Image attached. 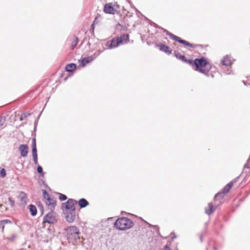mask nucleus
<instances>
[{"mask_svg":"<svg viewBox=\"0 0 250 250\" xmlns=\"http://www.w3.org/2000/svg\"><path fill=\"white\" fill-rule=\"evenodd\" d=\"M239 178V176L237 177L234 179H233L232 181L229 182L228 184H227L222 189L223 191L225 193H227L230 190V188L232 187V186L233 185V184L236 183L237 179Z\"/></svg>","mask_w":250,"mask_h":250,"instance_id":"nucleus-15","label":"nucleus"},{"mask_svg":"<svg viewBox=\"0 0 250 250\" xmlns=\"http://www.w3.org/2000/svg\"><path fill=\"white\" fill-rule=\"evenodd\" d=\"M77 68V65L75 63H71L67 64L65 66V70L68 72H73Z\"/></svg>","mask_w":250,"mask_h":250,"instance_id":"nucleus-18","label":"nucleus"},{"mask_svg":"<svg viewBox=\"0 0 250 250\" xmlns=\"http://www.w3.org/2000/svg\"><path fill=\"white\" fill-rule=\"evenodd\" d=\"M33 161L35 165H38V154L37 151H32Z\"/></svg>","mask_w":250,"mask_h":250,"instance_id":"nucleus-25","label":"nucleus"},{"mask_svg":"<svg viewBox=\"0 0 250 250\" xmlns=\"http://www.w3.org/2000/svg\"><path fill=\"white\" fill-rule=\"evenodd\" d=\"M189 64L195 67V70L209 77L208 73L211 66L209 64V67H208L209 63L205 57H202L200 58H196L193 61L191 60V62Z\"/></svg>","mask_w":250,"mask_h":250,"instance_id":"nucleus-1","label":"nucleus"},{"mask_svg":"<svg viewBox=\"0 0 250 250\" xmlns=\"http://www.w3.org/2000/svg\"><path fill=\"white\" fill-rule=\"evenodd\" d=\"M95 24H93V23H92L91 26V28L93 30L94 29V26H95Z\"/></svg>","mask_w":250,"mask_h":250,"instance_id":"nucleus-45","label":"nucleus"},{"mask_svg":"<svg viewBox=\"0 0 250 250\" xmlns=\"http://www.w3.org/2000/svg\"><path fill=\"white\" fill-rule=\"evenodd\" d=\"M146 222L147 224H148L150 227H151L153 228H154L155 229V230H156V231L157 234L160 236V231H159V227L158 226H157V225H151V224L148 223Z\"/></svg>","mask_w":250,"mask_h":250,"instance_id":"nucleus-28","label":"nucleus"},{"mask_svg":"<svg viewBox=\"0 0 250 250\" xmlns=\"http://www.w3.org/2000/svg\"><path fill=\"white\" fill-rule=\"evenodd\" d=\"M1 222L4 224H12V222L9 219H5L1 220Z\"/></svg>","mask_w":250,"mask_h":250,"instance_id":"nucleus-38","label":"nucleus"},{"mask_svg":"<svg viewBox=\"0 0 250 250\" xmlns=\"http://www.w3.org/2000/svg\"><path fill=\"white\" fill-rule=\"evenodd\" d=\"M37 170V172L40 174L41 177H44V173L43 172L42 167L41 166H38Z\"/></svg>","mask_w":250,"mask_h":250,"instance_id":"nucleus-27","label":"nucleus"},{"mask_svg":"<svg viewBox=\"0 0 250 250\" xmlns=\"http://www.w3.org/2000/svg\"><path fill=\"white\" fill-rule=\"evenodd\" d=\"M93 23V24H97L99 23L98 17H96L95 18Z\"/></svg>","mask_w":250,"mask_h":250,"instance_id":"nucleus-41","label":"nucleus"},{"mask_svg":"<svg viewBox=\"0 0 250 250\" xmlns=\"http://www.w3.org/2000/svg\"><path fill=\"white\" fill-rule=\"evenodd\" d=\"M118 40L121 41V44L127 43L129 40V35L127 34H122L120 37H117Z\"/></svg>","mask_w":250,"mask_h":250,"instance_id":"nucleus-19","label":"nucleus"},{"mask_svg":"<svg viewBox=\"0 0 250 250\" xmlns=\"http://www.w3.org/2000/svg\"><path fill=\"white\" fill-rule=\"evenodd\" d=\"M243 82H244V84H245V85H246V83H245L244 81Z\"/></svg>","mask_w":250,"mask_h":250,"instance_id":"nucleus-50","label":"nucleus"},{"mask_svg":"<svg viewBox=\"0 0 250 250\" xmlns=\"http://www.w3.org/2000/svg\"><path fill=\"white\" fill-rule=\"evenodd\" d=\"M121 41H119L117 37L113 38L110 41H107L105 46L106 49H111L116 48L121 45Z\"/></svg>","mask_w":250,"mask_h":250,"instance_id":"nucleus-7","label":"nucleus"},{"mask_svg":"<svg viewBox=\"0 0 250 250\" xmlns=\"http://www.w3.org/2000/svg\"><path fill=\"white\" fill-rule=\"evenodd\" d=\"M216 250V249L215 248H213V250Z\"/></svg>","mask_w":250,"mask_h":250,"instance_id":"nucleus-53","label":"nucleus"},{"mask_svg":"<svg viewBox=\"0 0 250 250\" xmlns=\"http://www.w3.org/2000/svg\"><path fill=\"white\" fill-rule=\"evenodd\" d=\"M222 63L226 66H230L232 63L231 60V57L229 55H226L221 61Z\"/></svg>","mask_w":250,"mask_h":250,"instance_id":"nucleus-16","label":"nucleus"},{"mask_svg":"<svg viewBox=\"0 0 250 250\" xmlns=\"http://www.w3.org/2000/svg\"><path fill=\"white\" fill-rule=\"evenodd\" d=\"M78 43V38L77 37H75V39L73 41L71 45V49H73L77 45Z\"/></svg>","mask_w":250,"mask_h":250,"instance_id":"nucleus-29","label":"nucleus"},{"mask_svg":"<svg viewBox=\"0 0 250 250\" xmlns=\"http://www.w3.org/2000/svg\"><path fill=\"white\" fill-rule=\"evenodd\" d=\"M6 175V170L4 168H1L0 170V176L3 178L4 177H5Z\"/></svg>","mask_w":250,"mask_h":250,"instance_id":"nucleus-33","label":"nucleus"},{"mask_svg":"<svg viewBox=\"0 0 250 250\" xmlns=\"http://www.w3.org/2000/svg\"><path fill=\"white\" fill-rule=\"evenodd\" d=\"M44 242H45L46 243H48V242H49V240H44Z\"/></svg>","mask_w":250,"mask_h":250,"instance_id":"nucleus-47","label":"nucleus"},{"mask_svg":"<svg viewBox=\"0 0 250 250\" xmlns=\"http://www.w3.org/2000/svg\"><path fill=\"white\" fill-rule=\"evenodd\" d=\"M19 151L21 157H25L27 155L28 146L27 145L21 144L19 146Z\"/></svg>","mask_w":250,"mask_h":250,"instance_id":"nucleus-14","label":"nucleus"},{"mask_svg":"<svg viewBox=\"0 0 250 250\" xmlns=\"http://www.w3.org/2000/svg\"><path fill=\"white\" fill-rule=\"evenodd\" d=\"M42 191L43 193V196L45 199L47 200V198L51 197L49 194L47 192V191L46 190L42 189Z\"/></svg>","mask_w":250,"mask_h":250,"instance_id":"nucleus-32","label":"nucleus"},{"mask_svg":"<svg viewBox=\"0 0 250 250\" xmlns=\"http://www.w3.org/2000/svg\"><path fill=\"white\" fill-rule=\"evenodd\" d=\"M87 44H88V45H89V46H90V43H89V42H88V43H87Z\"/></svg>","mask_w":250,"mask_h":250,"instance_id":"nucleus-52","label":"nucleus"},{"mask_svg":"<svg viewBox=\"0 0 250 250\" xmlns=\"http://www.w3.org/2000/svg\"><path fill=\"white\" fill-rule=\"evenodd\" d=\"M203 234H202L200 236V240L201 242H203Z\"/></svg>","mask_w":250,"mask_h":250,"instance_id":"nucleus-43","label":"nucleus"},{"mask_svg":"<svg viewBox=\"0 0 250 250\" xmlns=\"http://www.w3.org/2000/svg\"><path fill=\"white\" fill-rule=\"evenodd\" d=\"M156 46L159 48L161 51L163 52L168 55H169L172 53V49H170L168 46L163 43H158L156 44Z\"/></svg>","mask_w":250,"mask_h":250,"instance_id":"nucleus-12","label":"nucleus"},{"mask_svg":"<svg viewBox=\"0 0 250 250\" xmlns=\"http://www.w3.org/2000/svg\"><path fill=\"white\" fill-rule=\"evenodd\" d=\"M8 201L10 202V205L11 207H13L15 205V201L12 199L11 197L8 198Z\"/></svg>","mask_w":250,"mask_h":250,"instance_id":"nucleus-36","label":"nucleus"},{"mask_svg":"<svg viewBox=\"0 0 250 250\" xmlns=\"http://www.w3.org/2000/svg\"><path fill=\"white\" fill-rule=\"evenodd\" d=\"M59 199L61 201H65L67 198V196L62 193H59Z\"/></svg>","mask_w":250,"mask_h":250,"instance_id":"nucleus-31","label":"nucleus"},{"mask_svg":"<svg viewBox=\"0 0 250 250\" xmlns=\"http://www.w3.org/2000/svg\"><path fill=\"white\" fill-rule=\"evenodd\" d=\"M36 133L32 132V136L33 137L32 140V151H37L36 146Z\"/></svg>","mask_w":250,"mask_h":250,"instance_id":"nucleus-22","label":"nucleus"},{"mask_svg":"<svg viewBox=\"0 0 250 250\" xmlns=\"http://www.w3.org/2000/svg\"><path fill=\"white\" fill-rule=\"evenodd\" d=\"M226 193H225L223 190L222 191L218 192L214 196V199L215 200H219L220 199H222Z\"/></svg>","mask_w":250,"mask_h":250,"instance_id":"nucleus-24","label":"nucleus"},{"mask_svg":"<svg viewBox=\"0 0 250 250\" xmlns=\"http://www.w3.org/2000/svg\"><path fill=\"white\" fill-rule=\"evenodd\" d=\"M175 238H176V236H172V239L173 240Z\"/></svg>","mask_w":250,"mask_h":250,"instance_id":"nucleus-48","label":"nucleus"},{"mask_svg":"<svg viewBox=\"0 0 250 250\" xmlns=\"http://www.w3.org/2000/svg\"><path fill=\"white\" fill-rule=\"evenodd\" d=\"M224 72L227 75L231 74L232 73V70L230 68H227V70L226 71L224 70Z\"/></svg>","mask_w":250,"mask_h":250,"instance_id":"nucleus-40","label":"nucleus"},{"mask_svg":"<svg viewBox=\"0 0 250 250\" xmlns=\"http://www.w3.org/2000/svg\"><path fill=\"white\" fill-rule=\"evenodd\" d=\"M38 207H39L40 210L41 211V214L42 215L43 214V205L42 204H40L38 205Z\"/></svg>","mask_w":250,"mask_h":250,"instance_id":"nucleus-39","label":"nucleus"},{"mask_svg":"<svg viewBox=\"0 0 250 250\" xmlns=\"http://www.w3.org/2000/svg\"><path fill=\"white\" fill-rule=\"evenodd\" d=\"M79 229L74 226H69L67 229V238L69 242L73 244L80 242Z\"/></svg>","mask_w":250,"mask_h":250,"instance_id":"nucleus-2","label":"nucleus"},{"mask_svg":"<svg viewBox=\"0 0 250 250\" xmlns=\"http://www.w3.org/2000/svg\"><path fill=\"white\" fill-rule=\"evenodd\" d=\"M6 117L5 116H0V127L4 125L6 121Z\"/></svg>","mask_w":250,"mask_h":250,"instance_id":"nucleus-30","label":"nucleus"},{"mask_svg":"<svg viewBox=\"0 0 250 250\" xmlns=\"http://www.w3.org/2000/svg\"><path fill=\"white\" fill-rule=\"evenodd\" d=\"M41 113H40V114L38 116V117L37 118V119L36 120H38V121H39V119H40V117L41 116Z\"/></svg>","mask_w":250,"mask_h":250,"instance_id":"nucleus-46","label":"nucleus"},{"mask_svg":"<svg viewBox=\"0 0 250 250\" xmlns=\"http://www.w3.org/2000/svg\"><path fill=\"white\" fill-rule=\"evenodd\" d=\"M16 234H13L11 235L10 240L12 241L14 239V238L16 237Z\"/></svg>","mask_w":250,"mask_h":250,"instance_id":"nucleus-42","label":"nucleus"},{"mask_svg":"<svg viewBox=\"0 0 250 250\" xmlns=\"http://www.w3.org/2000/svg\"><path fill=\"white\" fill-rule=\"evenodd\" d=\"M244 167L245 168H250V155L246 163L245 164Z\"/></svg>","mask_w":250,"mask_h":250,"instance_id":"nucleus-34","label":"nucleus"},{"mask_svg":"<svg viewBox=\"0 0 250 250\" xmlns=\"http://www.w3.org/2000/svg\"><path fill=\"white\" fill-rule=\"evenodd\" d=\"M104 12L106 14H117L120 12V5L117 2L107 3L104 5Z\"/></svg>","mask_w":250,"mask_h":250,"instance_id":"nucleus-5","label":"nucleus"},{"mask_svg":"<svg viewBox=\"0 0 250 250\" xmlns=\"http://www.w3.org/2000/svg\"><path fill=\"white\" fill-rule=\"evenodd\" d=\"M78 203L81 208H85L89 205V202L84 198L80 199Z\"/></svg>","mask_w":250,"mask_h":250,"instance_id":"nucleus-20","label":"nucleus"},{"mask_svg":"<svg viewBox=\"0 0 250 250\" xmlns=\"http://www.w3.org/2000/svg\"><path fill=\"white\" fill-rule=\"evenodd\" d=\"M5 225L1 222V221H0V230L2 232H4Z\"/></svg>","mask_w":250,"mask_h":250,"instance_id":"nucleus-37","label":"nucleus"},{"mask_svg":"<svg viewBox=\"0 0 250 250\" xmlns=\"http://www.w3.org/2000/svg\"><path fill=\"white\" fill-rule=\"evenodd\" d=\"M44 186H45L46 187H47V185H46V184H45V185H44Z\"/></svg>","mask_w":250,"mask_h":250,"instance_id":"nucleus-54","label":"nucleus"},{"mask_svg":"<svg viewBox=\"0 0 250 250\" xmlns=\"http://www.w3.org/2000/svg\"><path fill=\"white\" fill-rule=\"evenodd\" d=\"M18 198L20 200V206L24 208L27 204L28 199L27 194L23 191H20Z\"/></svg>","mask_w":250,"mask_h":250,"instance_id":"nucleus-10","label":"nucleus"},{"mask_svg":"<svg viewBox=\"0 0 250 250\" xmlns=\"http://www.w3.org/2000/svg\"><path fill=\"white\" fill-rule=\"evenodd\" d=\"M57 220L54 215V213L52 212L46 214L43 217V223H48L49 224H54L56 223Z\"/></svg>","mask_w":250,"mask_h":250,"instance_id":"nucleus-9","label":"nucleus"},{"mask_svg":"<svg viewBox=\"0 0 250 250\" xmlns=\"http://www.w3.org/2000/svg\"><path fill=\"white\" fill-rule=\"evenodd\" d=\"M210 76L211 77H213V75H212V74L210 75Z\"/></svg>","mask_w":250,"mask_h":250,"instance_id":"nucleus-49","label":"nucleus"},{"mask_svg":"<svg viewBox=\"0 0 250 250\" xmlns=\"http://www.w3.org/2000/svg\"><path fill=\"white\" fill-rule=\"evenodd\" d=\"M161 29H162L164 32L166 33V35L168 36L172 40L181 43L185 46L190 47L191 48H194L195 47V45L190 43V42L186 41V40L182 39L181 38L174 35L172 33H170L168 31H167L166 29H165L162 27H161Z\"/></svg>","mask_w":250,"mask_h":250,"instance_id":"nucleus-4","label":"nucleus"},{"mask_svg":"<svg viewBox=\"0 0 250 250\" xmlns=\"http://www.w3.org/2000/svg\"><path fill=\"white\" fill-rule=\"evenodd\" d=\"M223 228V225H221V228Z\"/></svg>","mask_w":250,"mask_h":250,"instance_id":"nucleus-51","label":"nucleus"},{"mask_svg":"<svg viewBox=\"0 0 250 250\" xmlns=\"http://www.w3.org/2000/svg\"><path fill=\"white\" fill-rule=\"evenodd\" d=\"M29 211L31 216H35L37 213V209L36 207L32 204L29 206Z\"/></svg>","mask_w":250,"mask_h":250,"instance_id":"nucleus-23","label":"nucleus"},{"mask_svg":"<svg viewBox=\"0 0 250 250\" xmlns=\"http://www.w3.org/2000/svg\"><path fill=\"white\" fill-rule=\"evenodd\" d=\"M76 201L72 199H69L65 203L62 204V210L65 209V211H69L74 209H76L74 203Z\"/></svg>","mask_w":250,"mask_h":250,"instance_id":"nucleus-6","label":"nucleus"},{"mask_svg":"<svg viewBox=\"0 0 250 250\" xmlns=\"http://www.w3.org/2000/svg\"><path fill=\"white\" fill-rule=\"evenodd\" d=\"M31 114L28 112L22 113L20 116V120L23 121L24 119H25L27 117L29 116Z\"/></svg>","mask_w":250,"mask_h":250,"instance_id":"nucleus-26","label":"nucleus"},{"mask_svg":"<svg viewBox=\"0 0 250 250\" xmlns=\"http://www.w3.org/2000/svg\"><path fill=\"white\" fill-rule=\"evenodd\" d=\"M133 226V221L131 219L125 217L118 218L114 223L115 228L121 230L129 229Z\"/></svg>","mask_w":250,"mask_h":250,"instance_id":"nucleus-3","label":"nucleus"},{"mask_svg":"<svg viewBox=\"0 0 250 250\" xmlns=\"http://www.w3.org/2000/svg\"><path fill=\"white\" fill-rule=\"evenodd\" d=\"M208 209L206 208L205 212L206 214H207L208 215H210L212 213H213L215 210V209H216V208L217 207V206H216L215 207L213 206L212 204L211 203H209L208 204Z\"/></svg>","mask_w":250,"mask_h":250,"instance_id":"nucleus-17","label":"nucleus"},{"mask_svg":"<svg viewBox=\"0 0 250 250\" xmlns=\"http://www.w3.org/2000/svg\"><path fill=\"white\" fill-rule=\"evenodd\" d=\"M127 1L130 3V4L131 5V6L132 7H134V8L136 9V11H137V10L136 9V8H135L133 5H132V4H131V2H130V1H129L128 0H127Z\"/></svg>","mask_w":250,"mask_h":250,"instance_id":"nucleus-44","label":"nucleus"},{"mask_svg":"<svg viewBox=\"0 0 250 250\" xmlns=\"http://www.w3.org/2000/svg\"><path fill=\"white\" fill-rule=\"evenodd\" d=\"M38 123V120H36L34 123V129H33V131H32L34 133H36V132Z\"/></svg>","mask_w":250,"mask_h":250,"instance_id":"nucleus-35","label":"nucleus"},{"mask_svg":"<svg viewBox=\"0 0 250 250\" xmlns=\"http://www.w3.org/2000/svg\"><path fill=\"white\" fill-rule=\"evenodd\" d=\"M65 215V218L66 221L69 223H72L74 222L76 218V209L65 211L64 212Z\"/></svg>","mask_w":250,"mask_h":250,"instance_id":"nucleus-11","label":"nucleus"},{"mask_svg":"<svg viewBox=\"0 0 250 250\" xmlns=\"http://www.w3.org/2000/svg\"><path fill=\"white\" fill-rule=\"evenodd\" d=\"M174 55L177 59L180 60L184 62L187 63L189 64L191 62V59H187L184 55H181L177 51H174Z\"/></svg>","mask_w":250,"mask_h":250,"instance_id":"nucleus-13","label":"nucleus"},{"mask_svg":"<svg viewBox=\"0 0 250 250\" xmlns=\"http://www.w3.org/2000/svg\"><path fill=\"white\" fill-rule=\"evenodd\" d=\"M46 200L48 201V202L46 203V205L48 207L51 206L53 209H54L56 205V201L54 200L51 197L47 198Z\"/></svg>","mask_w":250,"mask_h":250,"instance_id":"nucleus-21","label":"nucleus"},{"mask_svg":"<svg viewBox=\"0 0 250 250\" xmlns=\"http://www.w3.org/2000/svg\"><path fill=\"white\" fill-rule=\"evenodd\" d=\"M101 53V52L99 51L97 54L95 53L92 56L85 57V58H83L82 60H79V62H80V65L83 67H84L87 64L91 62L94 60H95L96 58V57L99 54H100Z\"/></svg>","mask_w":250,"mask_h":250,"instance_id":"nucleus-8","label":"nucleus"}]
</instances>
